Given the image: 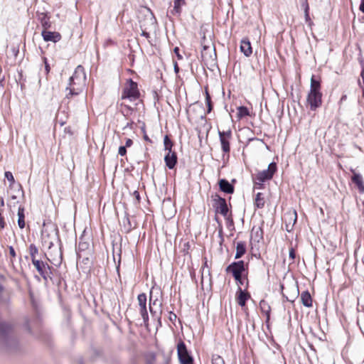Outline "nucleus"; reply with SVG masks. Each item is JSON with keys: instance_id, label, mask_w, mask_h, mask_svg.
<instances>
[{"instance_id": "obj_3", "label": "nucleus", "mask_w": 364, "mask_h": 364, "mask_svg": "<svg viewBox=\"0 0 364 364\" xmlns=\"http://www.w3.org/2000/svg\"><path fill=\"white\" fill-rule=\"evenodd\" d=\"M212 200L213 208L215 213H220L225 219L229 220L230 217L228 216L229 208L226 200L220 197L218 194H215L214 196H212Z\"/></svg>"}, {"instance_id": "obj_21", "label": "nucleus", "mask_w": 364, "mask_h": 364, "mask_svg": "<svg viewBox=\"0 0 364 364\" xmlns=\"http://www.w3.org/2000/svg\"><path fill=\"white\" fill-rule=\"evenodd\" d=\"M353 172V175L351 178L353 183L356 185L360 193H364V183L362 176L360 173Z\"/></svg>"}, {"instance_id": "obj_42", "label": "nucleus", "mask_w": 364, "mask_h": 364, "mask_svg": "<svg viewBox=\"0 0 364 364\" xmlns=\"http://www.w3.org/2000/svg\"><path fill=\"white\" fill-rule=\"evenodd\" d=\"M173 52H174V53L176 54V57H177V58H178V60H181V59H183V56L180 54V53H179V48H178V47L174 48V49H173Z\"/></svg>"}, {"instance_id": "obj_22", "label": "nucleus", "mask_w": 364, "mask_h": 364, "mask_svg": "<svg viewBox=\"0 0 364 364\" xmlns=\"http://www.w3.org/2000/svg\"><path fill=\"white\" fill-rule=\"evenodd\" d=\"M90 244L88 241L85 240L84 235H81L79 238V243L77 249V255L78 257H81L80 252L88 250Z\"/></svg>"}, {"instance_id": "obj_8", "label": "nucleus", "mask_w": 364, "mask_h": 364, "mask_svg": "<svg viewBox=\"0 0 364 364\" xmlns=\"http://www.w3.org/2000/svg\"><path fill=\"white\" fill-rule=\"evenodd\" d=\"M226 272L232 273L234 279L238 280L240 275L245 271L244 261L233 262L226 267Z\"/></svg>"}, {"instance_id": "obj_54", "label": "nucleus", "mask_w": 364, "mask_h": 364, "mask_svg": "<svg viewBox=\"0 0 364 364\" xmlns=\"http://www.w3.org/2000/svg\"><path fill=\"white\" fill-rule=\"evenodd\" d=\"M346 99H347V96L346 95H343L341 97L340 102H342L345 101Z\"/></svg>"}, {"instance_id": "obj_1", "label": "nucleus", "mask_w": 364, "mask_h": 364, "mask_svg": "<svg viewBox=\"0 0 364 364\" xmlns=\"http://www.w3.org/2000/svg\"><path fill=\"white\" fill-rule=\"evenodd\" d=\"M85 81L86 75L83 67L82 65L77 66L66 87V90L69 91L66 94V97L70 98L73 96L78 95L82 91Z\"/></svg>"}, {"instance_id": "obj_36", "label": "nucleus", "mask_w": 364, "mask_h": 364, "mask_svg": "<svg viewBox=\"0 0 364 364\" xmlns=\"http://www.w3.org/2000/svg\"><path fill=\"white\" fill-rule=\"evenodd\" d=\"M212 364H225V361L221 356L214 355L212 358Z\"/></svg>"}, {"instance_id": "obj_5", "label": "nucleus", "mask_w": 364, "mask_h": 364, "mask_svg": "<svg viewBox=\"0 0 364 364\" xmlns=\"http://www.w3.org/2000/svg\"><path fill=\"white\" fill-rule=\"evenodd\" d=\"M277 171V164L274 162H272L268 166L267 169L259 171L256 176V180L257 181L255 182V186H259V188H261L262 186V183L266 181L270 180L272 178L274 173Z\"/></svg>"}, {"instance_id": "obj_56", "label": "nucleus", "mask_w": 364, "mask_h": 364, "mask_svg": "<svg viewBox=\"0 0 364 364\" xmlns=\"http://www.w3.org/2000/svg\"><path fill=\"white\" fill-rule=\"evenodd\" d=\"M141 131H142L144 134V133H146V130H145V127L144 126L141 127Z\"/></svg>"}, {"instance_id": "obj_50", "label": "nucleus", "mask_w": 364, "mask_h": 364, "mask_svg": "<svg viewBox=\"0 0 364 364\" xmlns=\"http://www.w3.org/2000/svg\"><path fill=\"white\" fill-rule=\"evenodd\" d=\"M359 9L361 12L364 14V0H361Z\"/></svg>"}, {"instance_id": "obj_62", "label": "nucleus", "mask_w": 364, "mask_h": 364, "mask_svg": "<svg viewBox=\"0 0 364 364\" xmlns=\"http://www.w3.org/2000/svg\"><path fill=\"white\" fill-rule=\"evenodd\" d=\"M28 330L29 332H31V328H30L29 326H28Z\"/></svg>"}, {"instance_id": "obj_38", "label": "nucleus", "mask_w": 364, "mask_h": 364, "mask_svg": "<svg viewBox=\"0 0 364 364\" xmlns=\"http://www.w3.org/2000/svg\"><path fill=\"white\" fill-rule=\"evenodd\" d=\"M157 301V299H155L154 301H152V296H151V292L150 293V298H149V311L151 312V314H153V309H152V305H155Z\"/></svg>"}, {"instance_id": "obj_44", "label": "nucleus", "mask_w": 364, "mask_h": 364, "mask_svg": "<svg viewBox=\"0 0 364 364\" xmlns=\"http://www.w3.org/2000/svg\"><path fill=\"white\" fill-rule=\"evenodd\" d=\"M289 258H291L292 260L295 259L296 253H295V250L293 248H291L289 250Z\"/></svg>"}, {"instance_id": "obj_7", "label": "nucleus", "mask_w": 364, "mask_h": 364, "mask_svg": "<svg viewBox=\"0 0 364 364\" xmlns=\"http://www.w3.org/2000/svg\"><path fill=\"white\" fill-rule=\"evenodd\" d=\"M177 352L179 361L181 364H193V358L188 353L186 344L183 341L178 343L177 346Z\"/></svg>"}, {"instance_id": "obj_32", "label": "nucleus", "mask_w": 364, "mask_h": 364, "mask_svg": "<svg viewBox=\"0 0 364 364\" xmlns=\"http://www.w3.org/2000/svg\"><path fill=\"white\" fill-rule=\"evenodd\" d=\"M205 103L208 107L207 112L210 113L213 109V104H212L210 95L208 90V87L205 88Z\"/></svg>"}, {"instance_id": "obj_59", "label": "nucleus", "mask_w": 364, "mask_h": 364, "mask_svg": "<svg viewBox=\"0 0 364 364\" xmlns=\"http://www.w3.org/2000/svg\"><path fill=\"white\" fill-rule=\"evenodd\" d=\"M1 203L2 205H4V199L3 198L1 199Z\"/></svg>"}, {"instance_id": "obj_18", "label": "nucleus", "mask_w": 364, "mask_h": 364, "mask_svg": "<svg viewBox=\"0 0 364 364\" xmlns=\"http://www.w3.org/2000/svg\"><path fill=\"white\" fill-rule=\"evenodd\" d=\"M37 17L44 30L50 27L51 23L50 21V17L46 13L37 12Z\"/></svg>"}, {"instance_id": "obj_2", "label": "nucleus", "mask_w": 364, "mask_h": 364, "mask_svg": "<svg viewBox=\"0 0 364 364\" xmlns=\"http://www.w3.org/2000/svg\"><path fill=\"white\" fill-rule=\"evenodd\" d=\"M13 329L11 324L0 321V338H1L9 350H11L16 346V339L10 336Z\"/></svg>"}, {"instance_id": "obj_57", "label": "nucleus", "mask_w": 364, "mask_h": 364, "mask_svg": "<svg viewBox=\"0 0 364 364\" xmlns=\"http://www.w3.org/2000/svg\"><path fill=\"white\" fill-rule=\"evenodd\" d=\"M62 255L60 254V259L59 260L58 264H55V265H60L61 264Z\"/></svg>"}, {"instance_id": "obj_26", "label": "nucleus", "mask_w": 364, "mask_h": 364, "mask_svg": "<svg viewBox=\"0 0 364 364\" xmlns=\"http://www.w3.org/2000/svg\"><path fill=\"white\" fill-rule=\"evenodd\" d=\"M246 252V245L244 242H238L236 246V253L235 258L239 259L242 257Z\"/></svg>"}, {"instance_id": "obj_6", "label": "nucleus", "mask_w": 364, "mask_h": 364, "mask_svg": "<svg viewBox=\"0 0 364 364\" xmlns=\"http://www.w3.org/2000/svg\"><path fill=\"white\" fill-rule=\"evenodd\" d=\"M139 97V91L138 90L137 83L132 79L128 80V85L123 90L122 98H128L130 100H135Z\"/></svg>"}, {"instance_id": "obj_20", "label": "nucleus", "mask_w": 364, "mask_h": 364, "mask_svg": "<svg viewBox=\"0 0 364 364\" xmlns=\"http://www.w3.org/2000/svg\"><path fill=\"white\" fill-rule=\"evenodd\" d=\"M240 50L246 57L251 55L252 50L250 42L248 39L245 38L241 41Z\"/></svg>"}, {"instance_id": "obj_60", "label": "nucleus", "mask_w": 364, "mask_h": 364, "mask_svg": "<svg viewBox=\"0 0 364 364\" xmlns=\"http://www.w3.org/2000/svg\"><path fill=\"white\" fill-rule=\"evenodd\" d=\"M173 316L172 314H171V316H170V320H172V319H173Z\"/></svg>"}, {"instance_id": "obj_35", "label": "nucleus", "mask_w": 364, "mask_h": 364, "mask_svg": "<svg viewBox=\"0 0 364 364\" xmlns=\"http://www.w3.org/2000/svg\"><path fill=\"white\" fill-rule=\"evenodd\" d=\"M237 116L239 118H242L250 115L249 109L244 106H240L237 108Z\"/></svg>"}, {"instance_id": "obj_15", "label": "nucleus", "mask_w": 364, "mask_h": 364, "mask_svg": "<svg viewBox=\"0 0 364 364\" xmlns=\"http://www.w3.org/2000/svg\"><path fill=\"white\" fill-rule=\"evenodd\" d=\"M177 154L175 151L168 152L167 154L164 156V161L166 163V166L169 169H173L176 164H177Z\"/></svg>"}, {"instance_id": "obj_58", "label": "nucleus", "mask_w": 364, "mask_h": 364, "mask_svg": "<svg viewBox=\"0 0 364 364\" xmlns=\"http://www.w3.org/2000/svg\"><path fill=\"white\" fill-rule=\"evenodd\" d=\"M170 314L173 316V318L174 319L176 318V315L175 314H173L172 312H171Z\"/></svg>"}, {"instance_id": "obj_47", "label": "nucleus", "mask_w": 364, "mask_h": 364, "mask_svg": "<svg viewBox=\"0 0 364 364\" xmlns=\"http://www.w3.org/2000/svg\"><path fill=\"white\" fill-rule=\"evenodd\" d=\"M9 254L12 257H16V252H15V250L14 248L12 247V246H10L9 247Z\"/></svg>"}, {"instance_id": "obj_16", "label": "nucleus", "mask_w": 364, "mask_h": 364, "mask_svg": "<svg viewBox=\"0 0 364 364\" xmlns=\"http://www.w3.org/2000/svg\"><path fill=\"white\" fill-rule=\"evenodd\" d=\"M220 190L228 194H232L234 193L235 188L228 180L225 178L220 179L218 181Z\"/></svg>"}, {"instance_id": "obj_49", "label": "nucleus", "mask_w": 364, "mask_h": 364, "mask_svg": "<svg viewBox=\"0 0 364 364\" xmlns=\"http://www.w3.org/2000/svg\"><path fill=\"white\" fill-rule=\"evenodd\" d=\"M132 144H133L132 140L131 139H127L124 146L130 147L132 145Z\"/></svg>"}, {"instance_id": "obj_40", "label": "nucleus", "mask_w": 364, "mask_h": 364, "mask_svg": "<svg viewBox=\"0 0 364 364\" xmlns=\"http://www.w3.org/2000/svg\"><path fill=\"white\" fill-rule=\"evenodd\" d=\"M43 62H44V64H45V70H46V73H49L50 70V67L48 63V60H47V58H43Z\"/></svg>"}, {"instance_id": "obj_17", "label": "nucleus", "mask_w": 364, "mask_h": 364, "mask_svg": "<svg viewBox=\"0 0 364 364\" xmlns=\"http://www.w3.org/2000/svg\"><path fill=\"white\" fill-rule=\"evenodd\" d=\"M250 298V294L243 291L240 287L238 288L237 292V302L240 306H245L246 301Z\"/></svg>"}, {"instance_id": "obj_29", "label": "nucleus", "mask_w": 364, "mask_h": 364, "mask_svg": "<svg viewBox=\"0 0 364 364\" xmlns=\"http://www.w3.org/2000/svg\"><path fill=\"white\" fill-rule=\"evenodd\" d=\"M264 203L265 201L263 194L261 193H257L255 197V205L257 208H262L264 206Z\"/></svg>"}, {"instance_id": "obj_34", "label": "nucleus", "mask_w": 364, "mask_h": 364, "mask_svg": "<svg viewBox=\"0 0 364 364\" xmlns=\"http://www.w3.org/2000/svg\"><path fill=\"white\" fill-rule=\"evenodd\" d=\"M164 149L166 151H168V152L172 151V147L173 146V144L171 139L168 137V135H166L164 139Z\"/></svg>"}, {"instance_id": "obj_37", "label": "nucleus", "mask_w": 364, "mask_h": 364, "mask_svg": "<svg viewBox=\"0 0 364 364\" xmlns=\"http://www.w3.org/2000/svg\"><path fill=\"white\" fill-rule=\"evenodd\" d=\"M5 178L10 181L11 184H13L14 183V178L11 172L10 171H6L4 173Z\"/></svg>"}, {"instance_id": "obj_13", "label": "nucleus", "mask_w": 364, "mask_h": 364, "mask_svg": "<svg viewBox=\"0 0 364 364\" xmlns=\"http://www.w3.org/2000/svg\"><path fill=\"white\" fill-rule=\"evenodd\" d=\"M146 364H168V359L164 354H161L158 357L154 353H148L145 355Z\"/></svg>"}, {"instance_id": "obj_11", "label": "nucleus", "mask_w": 364, "mask_h": 364, "mask_svg": "<svg viewBox=\"0 0 364 364\" xmlns=\"http://www.w3.org/2000/svg\"><path fill=\"white\" fill-rule=\"evenodd\" d=\"M58 241V230H54L51 235L46 230L42 232V242L43 245L47 246L49 249L54 245L55 242Z\"/></svg>"}, {"instance_id": "obj_45", "label": "nucleus", "mask_w": 364, "mask_h": 364, "mask_svg": "<svg viewBox=\"0 0 364 364\" xmlns=\"http://www.w3.org/2000/svg\"><path fill=\"white\" fill-rule=\"evenodd\" d=\"M4 282V277L2 275H0V294L4 291V287H3Z\"/></svg>"}, {"instance_id": "obj_43", "label": "nucleus", "mask_w": 364, "mask_h": 364, "mask_svg": "<svg viewBox=\"0 0 364 364\" xmlns=\"http://www.w3.org/2000/svg\"><path fill=\"white\" fill-rule=\"evenodd\" d=\"M360 63L361 66H362V70H361L360 76L362 77L363 82L364 84V60H360Z\"/></svg>"}, {"instance_id": "obj_12", "label": "nucleus", "mask_w": 364, "mask_h": 364, "mask_svg": "<svg viewBox=\"0 0 364 364\" xmlns=\"http://www.w3.org/2000/svg\"><path fill=\"white\" fill-rule=\"evenodd\" d=\"M307 102L311 110H316L322 104V93L309 92L307 96Z\"/></svg>"}, {"instance_id": "obj_41", "label": "nucleus", "mask_w": 364, "mask_h": 364, "mask_svg": "<svg viewBox=\"0 0 364 364\" xmlns=\"http://www.w3.org/2000/svg\"><path fill=\"white\" fill-rule=\"evenodd\" d=\"M140 28L141 29V35L142 36L146 38H150V34H149V33L146 31V28H143V26L141 25L140 26Z\"/></svg>"}, {"instance_id": "obj_9", "label": "nucleus", "mask_w": 364, "mask_h": 364, "mask_svg": "<svg viewBox=\"0 0 364 364\" xmlns=\"http://www.w3.org/2000/svg\"><path fill=\"white\" fill-rule=\"evenodd\" d=\"M218 135L223 151L225 154H229L230 151V141L232 138L231 130H228L226 132L218 131Z\"/></svg>"}, {"instance_id": "obj_25", "label": "nucleus", "mask_w": 364, "mask_h": 364, "mask_svg": "<svg viewBox=\"0 0 364 364\" xmlns=\"http://www.w3.org/2000/svg\"><path fill=\"white\" fill-rule=\"evenodd\" d=\"M24 208L20 205L18 208V225L19 228L23 229L25 228V214Z\"/></svg>"}, {"instance_id": "obj_23", "label": "nucleus", "mask_w": 364, "mask_h": 364, "mask_svg": "<svg viewBox=\"0 0 364 364\" xmlns=\"http://www.w3.org/2000/svg\"><path fill=\"white\" fill-rule=\"evenodd\" d=\"M301 301L304 306H312V298L309 291H304L301 294Z\"/></svg>"}, {"instance_id": "obj_10", "label": "nucleus", "mask_w": 364, "mask_h": 364, "mask_svg": "<svg viewBox=\"0 0 364 364\" xmlns=\"http://www.w3.org/2000/svg\"><path fill=\"white\" fill-rule=\"evenodd\" d=\"M146 295L144 293L139 294L137 301L139 306V312L145 325H148L149 315L146 309Z\"/></svg>"}, {"instance_id": "obj_53", "label": "nucleus", "mask_w": 364, "mask_h": 364, "mask_svg": "<svg viewBox=\"0 0 364 364\" xmlns=\"http://www.w3.org/2000/svg\"><path fill=\"white\" fill-rule=\"evenodd\" d=\"M134 195L135 196V197H136V198L137 200H139V198H140V196H139V193L137 191H135L134 192Z\"/></svg>"}, {"instance_id": "obj_24", "label": "nucleus", "mask_w": 364, "mask_h": 364, "mask_svg": "<svg viewBox=\"0 0 364 364\" xmlns=\"http://www.w3.org/2000/svg\"><path fill=\"white\" fill-rule=\"evenodd\" d=\"M259 307L261 309V311L265 314L267 320L266 321H269L270 318V312H271V307L269 304V303L265 300H261L259 302Z\"/></svg>"}, {"instance_id": "obj_19", "label": "nucleus", "mask_w": 364, "mask_h": 364, "mask_svg": "<svg viewBox=\"0 0 364 364\" xmlns=\"http://www.w3.org/2000/svg\"><path fill=\"white\" fill-rule=\"evenodd\" d=\"M251 238L255 242H259L263 240V230L261 227H253L251 230Z\"/></svg>"}, {"instance_id": "obj_31", "label": "nucleus", "mask_w": 364, "mask_h": 364, "mask_svg": "<svg viewBox=\"0 0 364 364\" xmlns=\"http://www.w3.org/2000/svg\"><path fill=\"white\" fill-rule=\"evenodd\" d=\"M288 216L289 217V220H292L293 223L291 225L290 223H288L286 225V229L288 232H290L294 226V225L296 223V220H297V214H296V212L294 210L292 213H289L288 215Z\"/></svg>"}, {"instance_id": "obj_61", "label": "nucleus", "mask_w": 364, "mask_h": 364, "mask_svg": "<svg viewBox=\"0 0 364 364\" xmlns=\"http://www.w3.org/2000/svg\"><path fill=\"white\" fill-rule=\"evenodd\" d=\"M78 364H82V360L81 359L79 360Z\"/></svg>"}, {"instance_id": "obj_14", "label": "nucleus", "mask_w": 364, "mask_h": 364, "mask_svg": "<svg viewBox=\"0 0 364 364\" xmlns=\"http://www.w3.org/2000/svg\"><path fill=\"white\" fill-rule=\"evenodd\" d=\"M41 35L45 41L56 43L61 39V35L59 33L48 31L46 29L42 31Z\"/></svg>"}, {"instance_id": "obj_4", "label": "nucleus", "mask_w": 364, "mask_h": 364, "mask_svg": "<svg viewBox=\"0 0 364 364\" xmlns=\"http://www.w3.org/2000/svg\"><path fill=\"white\" fill-rule=\"evenodd\" d=\"M32 263L45 282H48V279L52 280L53 268L47 262L38 259L33 260Z\"/></svg>"}, {"instance_id": "obj_51", "label": "nucleus", "mask_w": 364, "mask_h": 364, "mask_svg": "<svg viewBox=\"0 0 364 364\" xmlns=\"http://www.w3.org/2000/svg\"><path fill=\"white\" fill-rule=\"evenodd\" d=\"M143 138L145 141L149 142V143H151V140L150 139V138L148 136V135L146 134V133H144V134L143 135Z\"/></svg>"}, {"instance_id": "obj_30", "label": "nucleus", "mask_w": 364, "mask_h": 364, "mask_svg": "<svg viewBox=\"0 0 364 364\" xmlns=\"http://www.w3.org/2000/svg\"><path fill=\"white\" fill-rule=\"evenodd\" d=\"M29 253L31 256V261L38 259L37 258V255H38V249L34 244H31L28 247Z\"/></svg>"}, {"instance_id": "obj_55", "label": "nucleus", "mask_w": 364, "mask_h": 364, "mask_svg": "<svg viewBox=\"0 0 364 364\" xmlns=\"http://www.w3.org/2000/svg\"><path fill=\"white\" fill-rule=\"evenodd\" d=\"M254 140H259L258 138H256V137H254V138H251V139H249V141H254Z\"/></svg>"}, {"instance_id": "obj_39", "label": "nucleus", "mask_w": 364, "mask_h": 364, "mask_svg": "<svg viewBox=\"0 0 364 364\" xmlns=\"http://www.w3.org/2000/svg\"><path fill=\"white\" fill-rule=\"evenodd\" d=\"M118 154L120 156H124L127 154V147L124 146H121L119 148Z\"/></svg>"}, {"instance_id": "obj_48", "label": "nucleus", "mask_w": 364, "mask_h": 364, "mask_svg": "<svg viewBox=\"0 0 364 364\" xmlns=\"http://www.w3.org/2000/svg\"><path fill=\"white\" fill-rule=\"evenodd\" d=\"M173 69H174V72L176 73H178L179 72V67H178V65L177 63V62H173Z\"/></svg>"}, {"instance_id": "obj_46", "label": "nucleus", "mask_w": 364, "mask_h": 364, "mask_svg": "<svg viewBox=\"0 0 364 364\" xmlns=\"http://www.w3.org/2000/svg\"><path fill=\"white\" fill-rule=\"evenodd\" d=\"M149 19L151 25L154 24L156 18L151 12L149 15Z\"/></svg>"}, {"instance_id": "obj_27", "label": "nucleus", "mask_w": 364, "mask_h": 364, "mask_svg": "<svg viewBox=\"0 0 364 364\" xmlns=\"http://www.w3.org/2000/svg\"><path fill=\"white\" fill-rule=\"evenodd\" d=\"M321 83L319 80L315 79L314 75H312L311 78L310 92L315 93H321Z\"/></svg>"}, {"instance_id": "obj_33", "label": "nucleus", "mask_w": 364, "mask_h": 364, "mask_svg": "<svg viewBox=\"0 0 364 364\" xmlns=\"http://www.w3.org/2000/svg\"><path fill=\"white\" fill-rule=\"evenodd\" d=\"M302 6L304 7V16H305L306 22L308 23L309 25H311L312 22H311L310 16H309V6L307 0L304 1V2L302 4Z\"/></svg>"}, {"instance_id": "obj_52", "label": "nucleus", "mask_w": 364, "mask_h": 364, "mask_svg": "<svg viewBox=\"0 0 364 364\" xmlns=\"http://www.w3.org/2000/svg\"><path fill=\"white\" fill-rule=\"evenodd\" d=\"M242 275H240V278L238 280H235L238 284L242 285L243 284V280L242 279Z\"/></svg>"}, {"instance_id": "obj_28", "label": "nucleus", "mask_w": 364, "mask_h": 364, "mask_svg": "<svg viewBox=\"0 0 364 364\" xmlns=\"http://www.w3.org/2000/svg\"><path fill=\"white\" fill-rule=\"evenodd\" d=\"M184 4V0H174L173 9L171 11V13L173 14L180 15L181 13V6Z\"/></svg>"}]
</instances>
